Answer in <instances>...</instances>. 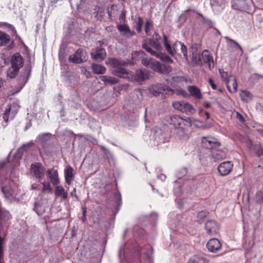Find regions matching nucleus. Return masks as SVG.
I'll list each match as a JSON object with an SVG mask.
<instances>
[{
  "mask_svg": "<svg viewBox=\"0 0 263 263\" xmlns=\"http://www.w3.org/2000/svg\"><path fill=\"white\" fill-rule=\"evenodd\" d=\"M213 10L216 13L223 10L226 6L225 0H210Z\"/></svg>",
  "mask_w": 263,
  "mask_h": 263,
  "instance_id": "20",
  "label": "nucleus"
},
{
  "mask_svg": "<svg viewBox=\"0 0 263 263\" xmlns=\"http://www.w3.org/2000/svg\"><path fill=\"white\" fill-rule=\"evenodd\" d=\"M142 47L144 48L147 52H149L151 55L153 56H155L157 58L158 57V54H159L160 52H157L152 50V49L149 47L146 44H143Z\"/></svg>",
  "mask_w": 263,
  "mask_h": 263,
  "instance_id": "43",
  "label": "nucleus"
},
{
  "mask_svg": "<svg viewBox=\"0 0 263 263\" xmlns=\"http://www.w3.org/2000/svg\"><path fill=\"white\" fill-rule=\"evenodd\" d=\"M249 0H236L232 6L235 9L243 10L247 9Z\"/></svg>",
  "mask_w": 263,
  "mask_h": 263,
  "instance_id": "30",
  "label": "nucleus"
},
{
  "mask_svg": "<svg viewBox=\"0 0 263 263\" xmlns=\"http://www.w3.org/2000/svg\"><path fill=\"white\" fill-rule=\"evenodd\" d=\"M150 44L153 47L157 50H160L161 48L159 41L150 40Z\"/></svg>",
  "mask_w": 263,
  "mask_h": 263,
  "instance_id": "50",
  "label": "nucleus"
},
{
  "mask_svg": "<svg viewBox=\"0 0 263 263\" xmlns=\"http://www.w3.org/2000/svg\"><path fill=\"white\" fill-rule=\"evenodd\" d=\"M92 59L98 61L103 60L106 55L105 50L103 48H97L91 52Z\"/></svg>",
  "mask_w": 263,
  "mask_h": 263,
  "instance_id": "21",
  "label": "nucleus"
},
{
  "mask_svg": "<svg viewBox=\"0 0 263 263\" xmlns=\"http://www.w3.org/2000/svg\"><path fill=\"white\" fill-rule=\"evenodd\" d=\"M224 39L227 41V46L228 49L236 48L239 50L240 55L243 54V51L241 47L236 41L230 39L228 36H225Z\"/></svg>",
  "mask_w": 263,
  "mask_h": 263,
  "instance_id": "29",
  "label": "nucleus"
},
{
  "mask_svg": "<svg viewBox=\"0 0 263 263\" xmlns=\"http://www.w3.org/2000/svg\"><path fill=\"white\" fill-rule=\"evenodd\" d=\"M71 195L72 196H77V195H76V189H74L73 190V191L71 192Z\"/></svg>",
  "mask_w": 263,
  "mask_h": 263,
  "instance_id": "64",
  "label": "nucleus"
},
{
  "mask_svg": "<svg viewBox=\"0 0 263 263\" xmlns=\"http://www.w3.org/2000/svg\"><path fill=\"white\" fill-rule=\"evenodd\" d=\"M112 73L128 81L135 82V73L132 71H128L123 68H118L112 71Z\"/></svg>",
  "mask_w": 263,
  "mask_h": 263,
  "instance_id": "8",
  "label": "nucleus"
},
{
  "mask_svg": "<svg viewBox=\"0 0 263 263\" xmlns=\"http://www.w3.org/2000/svg\"><path fill=\"white\" fill-rule=\"evenodd\" d=\"M10 63L11 66L20 69L23 66V58L19 53H16L12 56Z\"/></svg>",
  "mask_w": 263,
  "mask_h": 263,
  "instance_id": "23",
  "label": "nucleus"
},
{
  "mask_svg": "<svg viewBox=\"0 0 263 263\" xmlns=\"http://www.w3.org/2000/svg\"><path fill=\"white\" fill-rule=\"evenodd\" d=\"M256 200L257 203H263V191H259L256 194Z\"/></svg>",
  "mask_w": 263,
  "mask_h": 263,
  "instance_id": "48",
  "label": "nucleus"
},
{
  "mask_svg": "<svg viewBox=\"0 0 263 263\" xmlns=\"http://www.w3.org/2000/svg\"><path fill=\"white\" fill-rule=\"evenodd\" d=\"M117 28L121 34L126 38H130L135 34L134 31L132 30L127 24H118Z\"/></svg>",
  "mask_w": 263,
  "mask_h": 263,
  "instance_id": "12",
  "label": "nucleus"
},
{
  "mask_svg": "<svg viewBox=\"0 0 263 263\" xmlns=\"http://www.w3.org/2000/svg\"><path fill=\"white\" fill-rule=\"evenodd\" d=\"M173 106L176 109L186 114H193L195 112L193 106L185 101H175L173 103Z\"/></svg>",
  "mask_w": 263,
  "mask_h": 263,
  "instance_id": "6",
  "label": "nucleus"
},
{
  "mask_svg": "<svg viewBox=\"0 0 263 263\" xmlns=\"http://www.w3.org/2000/svg\"><path fill=\"white\" fill-rule=\"evenodd\" d=\"M233 164L231 161H226L220 163L218 167V171L220 176H225L232 171Z\"/></svg>",
  "mask_w": 263,
  "mask_h": 263,
  "instance_id": "11",
  "label": "nucleus"
},
{
  "mask_svg": "<svg viewBox=\"0 0 263 263\" xmlns=\"http://www.w3.org/2000/svg\"><path fill=\"white\" fill-rule=\"evenodd\" d=\"M45 168L40 163L32 164L30 167V174L36 179L39 181L43 179L45 175Z\"/></svg>",
  "mask_w": 263,
  "mask_h": 263,
  "instance_id": "5",
  "label": "nucleus"
},
{
  "mask_svg": "<svg viewBox=\"0 0 263 263\" xmlns=\"http://www.w3.org/2000/svg\"><path fill=\"white\" fill-rule=\"evenodd\" d=\"M153 28V25L152 22L149 20H147L145 23V31L147 35H150L151 30Z\"/></svg>",
  "mask_w": 263,
  "mask_h": 263,
  "instance_id": "44",
  "label": "nucleus"
},
{
  "mask_svg": "<svg viewBox=\"0 0 263 263\" xmlns=\"http://www.w3.org/2000/svg\"><path fill=\"white\" fill-rule=\"evenodd\" d=\"M85 51L83 49H78L76 51L74 54L71 55L69 58L70 62L76 64H80L82 63L85 60L84 54H85Z\"/></svg>",
  "mask_w": 263,
  "mask_h": 263,
  "instance_id": "14",
  "label": "nucleus"
},
{
  "mask_svg": "<svg viewBox=\"0 0 263 263\" xmlns=\"http://www.w3.org/2000/svg\"><path fill=\"white\" fill-rule=\"evenodd\" d=\"M188 90L190 95L196 99H201L202 93L199 88L195 86H189L188 87Z\"/></svg>",
  "mask_w": 263,
  "mask_h": 263,
  "instance_id": "31",
  "label": "nucleus"
},
{
  "mask_svg": "<svg viewBox=\"0 0 263 263\" xmlns=\"http://www.w3.org/2000/svg\"><path fill=\"white\" fill-rule=\"evenodd\" d=\"M184 79L182 77H175L173 78V80L175 82L182 81Z\"/></svg>",
  "mask_w": 263,
  "mask_h": 263,
  "instance_id": "59",
  "label": "nucleus"
},
{
  "mask_svg": "<svg viewBox=\"0 0 263 263\" xmlns=\"http://www.w3.org/2000/svg\"><path fill=\"white\" fill-rule=\"evenodd\" d=\"M158 178L162 181H163L165 179L166 176L163 174H161L160 176H158Z\"/></svg>",
  "mask_w": 263,
  "mask_h": 263,
  "instance_id": "62",
  "label": "nucleus"
},
{
  "mask_svg": "<svg viewBox=\"0 0 263 263\" xmlns=\"http://www.w3.org/2000/svg\"><path fill=\"white\" fill-rule=\"evenodd\" d=\"M55 194L57 196H61L63 199L67 198L68 194L66 192L62 186L57 185H55Z\"/></svg>",
  "mask_w": 263,
  "mask_h": 263,
  "instance_id": "32",
  "label": "nucleus"
},
{
  "mask_svg": "<svg viewBox=\"0 0 263 263\" xmlns=\"http://www.w3.org/2000/svg\"><path fill=\"white\" fill-rule=\"evenodd\" d=\"M201 55L202 64L203 63H207L210 69L213 68L214 62L211 53L208 50H204L202 52Z\"/></svg>",
  "mask_w": 263,
  "mask_h": 263,
  "instance_id": "18",
  "label": "nucleus"
},
{
  "mask_svg": "<svg viewBox=\"0 0 263 263\" xmlns=\"http://www.w3.org/2000/svg\"><path fill=\"white\" fill-rule=\"evenodd\" d=\"M161 71H160V73L163 74H168L170 73L172 70V68L170 66H166L165 65H162L161 68Z\"/></svg>",
  "mask_w": 263,
  "mask_h": 263,
  "instance_id": "47",
  "label": "nucleus"
},
{
  "mask_svg": "<svg viewBox=\"0 0 263 263\" xmlns=\"http://www.w3.org/2000/svg\"><path fill=\"white\" fill-rule=\"evenodd\" d=\"M30 67L26 68L24 70L22 74L19 77L18 83L20 84V87L18 90L16 91V92H19L24 86L25 84L27 82L30 76Z\"/></svg>",
  "mask_w": 263,
  "mask_h": 263,
  "instance_id": "17",
  "label": "nucleus"
},
{
  "mask_svg": "<svg viewBox=\"0 0 263 263\" xmlns=\"http://www.w3.org/2000/svg\"><path fill=\"white\" fill-rule=\"evenodd\" d=\"M227 88L229 91L231 93L235 92L237 90V83L236 78L232 75H230L228 78L226 82Z\"/></svg>",
  "mask_w": 263,
  "mask_h": 263,
  "instance_id": "24",
  "label": "nucleus"
},
{
  "mask_svg": "<svg viewBox=\"0 0 263 263\" xmlns=\"http://www.w3.org/2000/svg\"><path fill=\"white\" fill-rule=\"evenodd\" d=\"M41 184L43 186L42 192L43 193H51L52 192V189L49 182L44 181Z\"/></svg>",
  "mask_w": 263,
  "mask_h": 263,
  "instance_id": "39",
  "label": "nucleus"
},
{
  "mask_svg": "<svg viewBox=\"0 0 263 263\" xmlns=\"http://www.w3.org/2000/svg\"><path fill=\"white\" fill-rule=\"evenodd\" d=\"M51 134L50 133H45L39 135L37 137L38 140L42 143H45L46 142L49 140L51 138Z\"/></svg>",
  "mask_w": 263,
  "mask_h": 263,
  "instance_id": "40",
  "label": "nucleus"
},
{
  "mask_svg": "<svg viewBox=\"0 0 263 263\" xmlns=\"http://www.w3.org/2000/svg\"><path fill=\"white\" fill-rule=\"evenodd\" d=\"M241 99L245 101H248L252 98L251 94L247 90H243L240 93Z\"/></svg>",
  "mask_w": 263,
  "mask_h": 263,
  "instance_id": "41",
  "label": "nucleus"
},
{
  "mask_svg": "<svg viewBox=\"0 0 263 263\" xmlns=\"http://www.w3.org/2000/svg\"><path fill=\"white\" fill-rule=\"evenodd\" d=\"M205 229L209 234L214 235L218 232L219 227L215 221L210 220L205 223Z\"/></svg>",
  "mask_w": 263,
  "mask_h": 263,
  "instance_id": "22",
  "label": "nucleus"
},
{
  "mask_svg": "<svg viewBox=\"0 0 263 263\" xmlns=\"http://www.w3.org/2000/svg\"><path fill=\"white\" fill-rule=\"evenodd\" d=\"M33 144V142L30 141L28 143L25 144L23 145L22 147L19 148L17 151V154L19 155V156H21L23 153V152L25 151L26 147H28L30 145Z\"/></svg>",
  "mask_w": 263,
  "mask_h": 263,
  "instance_id": "45",
  "label": "nucleus"
},
{
  "mask_svg": "<svg viewBox=\"0 0 263 263\" xmlns=\"http://www.w3.org/2000/svg\"><path fill=\"white\" fill-rule=\"evenodd\" d=\"M156 140L158 141L159 143H164L166 141V139L164 138L163 134H161L158 137L155 138Z\"/></svg>",
  "mask_w": 263,
  "mask_h": 263,
  "instance_id": "53",
  "label": "nucleus"
},
{
  "mask_svg": "<svg viewBox=\"0 0 263 263\" xmlns=\"http://www.w3.org/2000/svg\"><path fill=\"white\" fill-rule=\"evenodd\" d=\"M161 66L162 65L159 62L153 59L152 61L151 62V63L150 64L149 68L152 69L155 71L160 72V71L161 70Z\"/></svg>",
  "mask_w": 263,
  "mask_h": 263,
  "instance_id": "38",
  "label": "nucleus"
},
{
  "mask_svg": "<svg viewBox=\"0 0 263 263\" xmlns=\"http://www.w3.org/2000/svg\"><path fill=\"white\" fill-rule=\"evenodd\" d=\"M135 82H140L149 78V74L146 70H142V69H137L135 73Z\"/></svg>",
  "mask_w": 263,
  "mask_h": 263,
  "instance_id": "27",
  "label": "nucleus"
},
{
  "mask_svg": "<svg viewBox=\"0 0 263 263\" xmlns=\"http://www.w3.org/2000/svg\"><path fill=\"white\" fill-rule=\"evenodd\" d=\"M176 93L177 94V95H181L183 97H187L189 96V95L187 93V92L186 91L184 90H182V89L177 90L176 92Z\"/></svg>",
  "mask_w": 263,
  "mask_h": 263,
  "instance_id": "54",
  "label": "nucleus"
},
{
  "mask_svg": "<svg viewBox=\"0 0 263 263\" xmlns=\"http://www.w3.org/2000/svg\"><path fill=\"white\" fill-rule=\"evenodd\" d=\"M188 263H209V261L204 257L195 255L189 260Z\"/></svg>",
  "mask_w": 263,
  "mask_h": 263,
  "instance_id": "35",
  "label": "nucleus"
},
{
  "mask_svg": "<svg viewBox=\"0 0 263 263\" xmlns=\"http://www.w3.org/2000/svg\"><path fill=\"white\" fill-rule=\"evenodd\" d=\"M209 84L210 85V86H211V87L214 89V90H215L217 89V86L215 84L213 80L211 78L209 79Z\"/></svg>",
  "mask_w": 263,
  "mask_h": 263,
  "instance_id": "55",
  "label": "nucleus"
},
{
  "mask_svg": "<svg viewBox=\"0 0 263 263\" xmlns=\"http://www.w3.org/2000/svg\"><path fill=\"white\" fill-rule=\"evenodd\" d=\"M256 155L258 157L263 158V149L259 147L256 152Z\"/></svg>",
  "mask_w": 263,
  "mask_h": 263,
  "instance_id": "56",
  "label": "nucleus"
},
{
  "mask_svg": "<svg viewBox=\"0 0 263 263\" xmlns=\"http://www.w3.org/2000/svg\"><path fill=\"white\" fill-rule=\"evenodd\" d=\"M191 57V62L194 65H202L201 59L202 52L198 44H194L192 46L190 51Z\"/></svg>",
  "mask_w": 263,
  "mask_h": 263,
  "instance_id": "4",
  "label": "nucleus"
},
{
  "mask_svg": "<svg viewBox=\"0 0 263 263\" xmlns=\"http://www.w3.org/2000/svg\"><path fill=\"white\" fill-rule=\"evenodd\" d=\"M105 63L107 65L115 68V69L121 68V66H124L126 64L124 61L115 58L107 59Z\"/></svg>",
  "mask_w": 263,
  "mask_h": 263,
  "instance_id": "28",
  "label": "nucleus"
},
{
  "mask_svg": "<svg viewBox=\"0 0 263 263\" xmlns=\"http://www.w3.org/2000/svg\"><path fill=\"white\" fill-rule=\"evenodd\" d=\"M201 145L207 149H216L219 147L220 144L217 139L213 137H203Z\"/></svg>",
  "mask_w": 263,
  "mask_h": 263,
  "instance_id": "9",
  "label": "nucleus"
},
{
  "mask_svg": "<svg viewBox=\"0 0 263 263\" xmlns=\"http://www.w3.org/2000/svg\"><path fill=\"white\" fill-rule=\"evenodd\" d=\"M20 69L11 66L7 70V76L10 79L14 78L17 74Z\"/></svg>",
  "mask_w": 263,
  "mask_h": 263,
  "instance_id": "37",
  "label": "nucleus"
},
{
  "mask_svg": "<svg viewBox=\"0 0 263 263\" xmlns=\"http://www.w3.org/2000/svg\"><path fill=\"white\" fill-rule=\"evenodd\" d=\"M7 45L8 49H12L13 47V41L11 39L9 34L0 31V46H3Z\"/></svg>",
  "mask_w": 263,
  "mask_h": 263,
  "instance_id": "13",
  "label": "nucleus"
},
{
  "mask_svg": "<svg viewBox=\"0 0 263 263\" xmlns=\"http://www.w3.org/2000/svg\"><path fill=\"white\" fill-rule=\"evenodd\" d=\"M92 71L95 74H104L106 72V68L98 64H93L92 65Z\"/></svg>",
  "mask_w": 263,
  "mask_h": 263,
  "instance_id": "34",
  "label": "nucleus"
},
{
  "mask_svg": "<svg viewBox=\"0 0 263 263\" xmlns=\"http://www.w3.org/2000/svg\"><path fill=\"white\" fill-rule=\"evenodd\" d=\"M171 123L176 128L182 129L183 126H191L192 120L189 118L183 119L179 116L174 115L171 118Z\"/></svg>",
  "mask_w": 263,
  "mask_h": 263,
  "instance_id": "7",
  "label": "nucleus"
},
{
  "mask_svg": "<svg viewBox=\"0 0 263 263\" xmlns=\"http://www.w3.org/2000/svg\"><path fill=\"white\" fill-rule=\"evenodd\" d=\"M164 45L167 51L171 55H173L175 53H179L180 51L183 53V55L185 60L188 61L187 50L186 46L181 42H176L172 47L168 41L166 35H163Z\"/></svg>",
  "mask_w": 263,
  "mask_h": 263,
  "instance_id": "2",
  "label": "nucleus"
},
{
  "mask_svg": "<svg viewBox=\"0 0 263 263\" xmlns=\"http://www.w3.org/2000/svg\"><path fill=\"white\" fill-rule=\"evenodd\" d=\"M100 148L104 152V154L107 156V157L109 156L111 158L112 157V154L106 147L104 146H100Z\"/></svg>",
  "mask_w": 263,
  "mask_h": 263,
  "instance_id": "51",
  "label": "nucleus"
},
{
  "mask_svg": "<svg viewBox=\"0 0 263 263\" xmlns=\"http://www.w3.org/2000/svg\"><path fill=\"white\" fill-rule=\"evenodd\" d=\"M2 191L6 198L11 199L16 197L19 190L16 183L12 180H7L2 187Z\"/></svg>",
  "mask_w": 263,
  "mask_h": 263,
  "instance_id": "3",
  "label": "nucleus"
},
{
  "mask_svg": "<svg viewBox=\"0 0 263 263\" xmlns=\"http://www.w3.org/2000/svg\"><path fill=\"white\" fill-rule=\"evenodd\" d=\"M207 213L205 211H201L197 214V221L199 223H201L202 222L203 220L206 217Z\"/></svg>",
  "mask_w": 263,
  "mask_h": 263,
  "instance_id": "46",
  "label": "nucleus"
},
{
  "mask_svg": "<svg viewBox=\"0 0 263 263\" xmlns=\"http://www.w3.org/2000/svg\"><path fill=\"white\" fill-rule=\"evenodd\" d=\"M48 178L51 183L53 185H57L60 184V181L59 177L58 172L57 170L53 168H49L47 171Z\"/></svg>",
  "mask_w": 263,
  "mask_h": 263,
  "instance_id": "19",
  "label": "nucleus"
},
{
  "mask_svg": "<svg viewBox=\"0 0 263 263\" xmlns=\"http://www.w3.org/2000/svg\"><path fill=\"white\" fill-rule=\"evenodd\" d=\"M74 170L69 165H67L64 168V177L66 183L70 184L73 179Z\"/></svg>",
  "mask_w": 263,
  "mask_h": 263,
  "instance_id": "25",
  "label": "nucleus"
},
{
  "mask_svg": "<svg viewBox=\"0 0 263 263\" xmlns=\"http://www.w3.org/2000/svg\"><path fill=\"white\" fill-rule=\"evenodd\" d=\"M145 53L141 50L134 52L132 54V58L134 59H141V63L143 65L149 67L153 59L151 58H144Z\"/></svg>",
  "mask_w": 263,
  "mask_h": 263,
  "instance_id": "15",
  "label": "nucleus"
},
{
  "mask_svg": "<svg viewBox=\"0 0 263 263\" xmlns=\"http://www.w3.org/2000/svg\"><path fill=\"white\" fill-rule=\"evenodd\" d=\"M100 79L105 84H114L119 82L117 79L108 76H102L100 77Z\"/></svg>",
  "mask_w": 263,
  "mask_h": 263,
  "instance_id": "36",
  "label": "nucleus"
},
{
  "mask_svg": "<svg viewBox=\"0 0 263 263\" xmlns=\"http://www.w3.org/2000/svg\"><path fill=\"white\" fill-rule=\"evenodd\" d=\"M16 111L13 110L10 105H8L3 114V119L6 122H8L9 120H12L16 114Z\"/></svg>",
  "mask_w": 263,
  "mask_h": 263,
  "instance_id": "26",
  "label": "nucleus"
},
{
  "mask_svg": "<svg viewBox=\"0 0 263 263\" xmlns=\"http://www.w3.org/2000/svg\"><path fill=\"white\" fill-rule=\"evenodd\" d=\"M160 39V36L157 32H155L153 36V40L156 41H159Z\"/></svg>",
  "mask_w": 263,
  "mask_h": 263,
  "instance_id": "58",
  "label": "nucleus"
},
{
  "mask_svg": "<svg viewBox=\"0 0 263 263\" xmlns=\"http://www.w3.org/2000/svg\"><path fill=\"white\" fill-rule=\"evenodd\" d=\"M219 72L221 75V78L224 80L226 83L228 80V78L229 77V76H228V73L222 69H219Z\"/></svg>",
  "mask_w": 263,
  "mask_h": 263,
  "instance_id": "52",
  "label": "nucleus"
},
{
  "mask_svg": "<svg viewBox=\"0 0 263 263\" xmlns=\"http://www.w3.org/2000/svg\"><path fill=\"white\" fill-rule=\"evenodd\" d=\"M143 21L141 17H139L136 24V29L138 32H140L142 30Z\"/></svg>",
  "mask_w": 263,
  "mask_h": 263,
  "instance_id": "49",
  "label": "nucleus"
},
{
  "mask_svg": "<svg viewBox=\"0 0 263 263\" xmlns=\"http://www.w3.org/2000/svg\"><path fill=\"white\" fill-rule=\"evenodd\" d=\"M149 91L154 96H158L163 91L174 93V90L172 89L161 84L151 85L149 87Z\"/></svg>",
  "mask_w": 263,
  "mask_h": 263,
  "instance_id": "10",
  "label": "nucleus"
},
{
  "mask_svg": "<svg viewBox=\"0 0 263 263\" xmlns=\"http://www.w3.org/2000/svg\"><path fill=\"white\" fill-rule=\"evenodd\" d=\"M236 118L238 119L240 122H245V119L243 117L239 112L236 113Z\"/></svg>",
  "mask_w": 263,
  "mask_h": 263,
  "instance_id": "57",
  "label": "nucleus"
},
{
  "mask_svg": "<svg viewBox=\"0 0 263 263\" xmlns=\"http://www.w3.org/2000/svg\"><path fill=\"white\" fill-rule=\"evenodd\" d=\"M246 144H247V146L248 148H251L252 147V142L251 141V140H250V139H247L246 140Z\"/></svg>",
  "mask_w": 263,
  "mask_h": 263,
  "instance_id": "60",
  "label": "nucleus"
},
{
  "mask_svg": "<svg viewBox=\"0 0 263 263\" xmlns=\"http://www.w3.org/2000/svg\"><path fill=\"white\" fill-rule=\"evenodd\" d=\"M164 45L167 51L171 55H173L175 53H179L180 51L183 53V55L185 60L188 61L187 50L186 46L181 42H176L172 47L168 41L166 35H163Z\"/></svg>",
  "mask_w": 263,
  "mask_h": 263,
  "instance_id": "1",
  "label": "nucleus"
},
{
  "mask_svg": "<svg viewBox=\"0 0 263 263\" xmlns=\"http://www.w3.org/2000/svg\"><path fill=\"white\" fill-rule=\"evenodd\" d=\"M105 9L102 7L96 6L94 9L93 14L97 20H101L105 15Z\"/></svg>",
  "mask_w": 263,
  "mask_h": 263,
  "instance_id": "33",
  "label": "nucleus"
},
{
  "mask_svg": "<svg viewBox=\"0 0 263 263\" xmlns=\"http://www.w3.org/2000/svg\"><path fill=\"white\" fill-rule=\"evenodd\" d=\"M209 251L216 253L221 248V244L219 240L216 238L211 239L206 244Z\"/></svg>",
  "mask_w": 263,
  "mask_h": 263,
  "instance_id": "16",
  "label": "nucleus"
},
{
  "mask_svg": "<svg viewBox=\"0 0 263 263\" xmlns=\"http://www.w3.org/2000/svg\"><path fill=\"white\" fill-rule=\"evenodd\" d=\"M205 23L209 27H213L214 23L211 20H206Z\"/></svg>",
  "mask_w": 263,
  "mask_h": 263,
  "instance_id": "61",
  "label": "nucleus"
},
{
  "mask_svg": "<svg viewBox=\"0 0 263 263\" xmlns=\"http://www.w3.org/2000/svg\"><path fill=\"white\" fill-rule=\"evenodd\" d=\"M158 58L160 59L162 61L167 64H171L173 63V60L171 59L168 55L162 53H159Z\"/></svg>",
  "mask_w": 263,
  "mask_h": 263,
  "instance_id": "42",
  "label": "nucleus"
},
{
  "mask_svg": "<svg viewBox=\"0 0 263 263\" xmlns=\"http://www.w3.org/2000/svg\"><path fill=\"white\" fill-rule=\"evenodd\" d=\"M189 138V135H186V134H185L183 136L182 138L183 140H186L188 139Z\"/></svg>",
  "mask_w": 263,
  "mask_h": 263,
  "instance_id": "63",
  "label": "nucleus"
}]
</instances>
